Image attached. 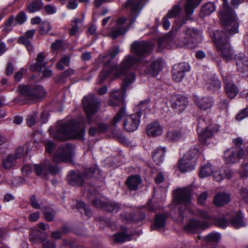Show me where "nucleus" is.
Masks as SVG:
<instances>
[{
  "instance_id": "1",
  "label": "nucleus",
  "mask_w": 248,
  "mask_h": 248,
  "mask_svg": "<svg viewBox=\"0 0 248 248\" xmlns=\"http://www.w3.org/2000/svg\"><path fill=\"white\" fill-rule=\"evenodd\" d=\"M137 63H105L103 70L100 74V81L103 82L111 75L115 78L124 76L122 82V89L125 91L131 88V84L136 79L134 71Z\"/></svg>"
},
{
  "instance_id": "2",
  "label": "nucleus",
  "mask_w": 248,
  "mask_h": 248,
  "mask_svg": "<svg viewBox=\"0 0 248 248\" xmlns=\"http://www.w3.org/2000/svg\"><path fill=\"white\" fill-rule=\"evenodd\" d=\"M184 32L185 34L184 38L175 40L171 33H168L159 38L158 42V50L161 51L164 48H194L197 46L199 39L201 38V31L196 28L189 27L186 28Z\"/></svg>"
},
{
  "instance_id": "3",
  "label": "nucleus",
  "mask_w": 248,
  "mask_h": 248,
  "mask_svg": "<svg viewBox=\"0 0 248 248\" xmlns=\"http://www.w3.org/2000/svg\"><path fill=\"white\" fill-rule=\"evenodd\" d=\"M145 0H127L123 7L129 9L130 18L128 24L124 26L126 21L124 17H120L116 20V25L112 28L109 32V35L113 39L117 38L120 35H124L129 30L130 26L135 22L137 17L144 6Z\"/></svg>"
},
{
  "instance_id": "4",
  "label": "nucleus",
  "mask_w": 248,
  "mask_h": 248,
  "mask_svg": "<svg viewBox=\"0 0 248 248\" xmlns=\"http://www.w3.org/2000/svg\"><path fill=\"white\" fill-rule=\"evenodd\" d=\"M49 131L53 138L61 141L70 139H82L85 133L84 128L73 120L67 123L59 122L56 128L50 127Z\"/></svg>"
},
{
  "instance_id": "5",
  "label": "nucleus",
  "mask_w": 248,
  "mask_h": 248,
  "mask_svg": "<svg viewBox=\"0 0 248 248\" xmlns=\"http://www.w3.org/2000/svg\"><path fill=\"white\" fill-rule=\"evenodd\" d=\"M149 107V101L145 100L141 102L138 106L140 111L136 113L126 116L125 107L123 106L114 117L111 121L110 124L116 126L122 118H124L123 122V126L124 129L128 132L135 131L138 128L140 123V118L141 116V111H144Z\"/></svg>"
},
{
  "instance_id": "6",
  "label": "nucleus",
  "mask_w": 248,
  "mask_h": 248,
  "mask_svg": "<svg viewBox=\"0 0 248 248\" xmlns=\"http://www.w3.org/2000/svg\"><path fill=\"white\" fill-rule=\"evenodd\" d=\"M214 42L217 50L221 52L225 61H248V58L243 53L233 56V51L229 42V35L224 31H216L213 33Z\"/></svg>"
},
{
  "instance_id": "7",
  "label": "nucleus",
  "mask_w": 248,
  "mask_h": 248,
  "mask_svg": "<svg viewBox=\"0 0 248 248\" xmlns=\"http://www.w3.org/2000/svg\"><path fill=\"white\" fill-rule=\"evenodd\" d=\"M223 1L218 16L225 31L228 34L233 35L238 32V18L235 12L229 6L227 0Z\"/></svg>"
},
{
  "instance_id": "8",
  "label": "nucleus",
  "mask_w": 248,
  "mask_h": 248,
  "mask_svg": "<svg viewBox=\"0 0 248 248\" xmlns=\"http://www.w3.org/2000/svg\"><path fill=\"white\" fill-rule=\"evenodd\" d=\"M174 200L175 203L180 204L179 220L183 221L185 217H187L193 214L192 210L189 206L191 201V189L190 188H179L175 191Z\"/></svg>"
},
{
  "instance_id": "9",
  "label": "nucleus",
  "mask_w": 248,
  "mask_h": 248,
  "mask_svg": "<svg viewBox=\"0 0 248 248\" xmlns=\"http://www.w3.org/2000/svg\"><path fill=\"white\" fill-rule=\"evenodd\" d=\"M46 92L42 86H19V93L16 98L17 102L26 103L27 101L35 100L43 98Z\"/></svg>"
},
{
  "instance_id": "10",
  "label": "nucleus",
  "mask_w": 248,
  "mask_h": 248,
  "mask_svg": "<svg viewBox=\"0 0 248 248\" xmlns=\"http://www.w3.org/2000/svg\"><path fill=\"white\" fill-rule=\"evenodd\" d=\"M151 43L144 41H135L131 46V51L135 56H126L122 62H137L147 57L153 49Z\"/></svg>"
},
{
  "instance_id": "11",
  "label": "nucleus",
  "mask_w": 248,
  "mask_h": 248,
  "mask_svg": "<svg viewBox=\"0 0 248 248\" xmlns=\"http://www.w3.org/2000/svg\"><path fill=\"white\" fill-rule=\"evenodd\" d=\"M196 214L199 217L205 219V220L200 221L196 219L191 220L185 226V230L186 231L193 232L198 229L205 230L209 226L210 223L213 221V218L204 211L198 210Z\"/></svg>"
},
{
  "instance_id": "12",
  "label": "nucleus",
  "mask_w": 248,
  "mask_h": 248,
  "mask_svg": "<svg viewBox=\"0 0 248 248\" xmlns=\"http://www.w3.org/2000/svg\"><path fill=\"white\" fill-rule=\"evenodd\" d=\"M96 170L94 168H88L85 170L84 174L78 170L70 171L67 175L68 182L73 186H82L85 182V178H91Z\"/></svg>"
},
{
  "instance_id": "13",
  "label": "nucleus",
  "mask_w": 248,
  "mask_h": 248,
  "mask_svg": "<svg viewBox=\"0 0 248 248\" xmlns=\"http://www.w3.org/2000/svg\"><path fill=\"white\" fill-rule=\"evenodd\" d=\"M219 127L212 124L207 125L203 119H200L197 125L200 140L205 143L208 139L211 138L215 133L218 132Z\"/></svg>"
},
{
  "instance_id": "14",
  "label": "nucleus",
  "mask_w": 248,
  "mask_h": 248,
  "mask_svg": "<svg viewBox=\"0 0 248 248\" xmlns=\"http://www.w3.org/2000/svg\"><path fill=\"white\" fill-rule=\"evenodd\" d=\"M27 152V149L23 146L19 147L14 154H9L2 159V167L5 170L13 168L16 165L17 160L23 158Z\"/></svg>"
},
{
  "instance_id": "15",
  "label": "nucleus",
  "mask_w": 248,
  "mask_h": 248,
  "mask_svg": "<svg viewBox=\"0 0 248 248\" xmlns=\"http://www.w3.org/2000/svg\"><path fill=\"white\" fill-rule=\"evenodd\" d=\"M82 103L88 122L90 123L92 122V117L98 109V102L93 95L89 94L83 98Z\"/></svg>"
},
{
  "instance_id": "16",
  "label": "nucleus",
  "mask_w": 248,
  "mask_h": 248,
  "mask_svg": "<svg viewBox=\"0 0 248 248\" xmlns=\"http://www.w3.org/2000/svg\"><path fill=\"white\" fill-rule=\"evenodd\" d=\"M74 151V147L70 144L61 146L55 154L53 158L54 162L60 163L67 162L71 160Z\"/></svg>"
},
{
  "instance_id": "17",
  "label": "nucleus",
  "mask_w": 248,
  "mask_h": 248,
  "mask_svg": "<svg viewBox=\"0 0 248 248\" xmlns=\"http://www.w3.org/2000/svg\"><path fill=\"white\" fill-rule=\"evenodd\" d=\"M34 170L36 175L46 177L49 173L56 174L59 169L57 166L52 165L50 161L46 160L39 164L34 165Z\"/></svg>"
},
{
  "instance_id": "18",
  "label": "nucleus",
  "mask_w": 248,
  "mask_h": 248,
  "mask_svg": "<svg viewBox=\"0 0 248 248\" xmlns=\"http://www.w3.org/2000/svg\"><path fill=\"white\" fill-rule=\"evenodd\" d=\"M244 150L243 148L238 147H233L228 149L224 152V158L227 164H232L239 161L244 155Z\"/></svg>"
},
{
  "instance_id": "19",
  "label": "nucleus",
  "mask_w": 248,
  "mask_h": 248,
  "mask_svg": "<svg viewBox=\"0 0 248 248\" xmlns=\"http://www.w3.org/2000/svg\"><path fill=\"white\" fill-rule=\"evenodd\" d=\"M190 70L188 63H176L172 68V77L176 82L182 81L185 76V73Z\"/></svg>"
},
{
  "instance_id": "20",
  "label": "nucleus",
  "mask_w": 248,
  "mask_h": 248,
  "mask_svg": "<svg viewBox=\"0 0 248 248\" xmlns=\"http://www.w3.org/2000/svg\"><path fill=\"white\" fill-rule=\"evenodd\" d=\"M194 101L198 108L202 110L210 108L214 103L213 98L209 96H195Z\"/></svg>"
},
{
  "instance_id": "21",
  "label": "nucleus",
  "mask_w": 248,
  "mask_h": 248,
  "mask_svg": "<svg viewBox=\"0 0 248 248\" xmlns=\"http://www.w3.org/2000/svg\"><path fill=\"white\" fill-rule=\"evenodd\" d=\"M126 90L124 91L121 87V90L112 92L110 93V98L108 102L110 106H116L124 104V97L125 94Z\"/></svg>"
},
{
  "instance_id": "22",
  "label": "nucleus",
  "mask_w": 248,
  "mask_h": 248,
  "mask_svg": "<svg viewBox=\"0 0 248 248\" xmlns=\"http://www.w3.org/2000/svg\"><path fill=\"white\" fill-rule=\"evenodd\" d=\"M146 131L149 137L154 138L161 135L163 132V128L157 122H153L148 124Z\"/></svg>"
},
{
  "instance_id": "23",
  "label": "nucleus",
  "mask_w": 248,
  "mask_h": 248,
  "mask_svg": "<svg viewBox=\"0 0 248 248\" xmlns=\"http://www.w3.org/2000/svg\"><path fill=\"white\" fill-rule=\"evenodd\" d=\"M187 104L188 101L186 97L178 95L172 101L171 107L176 112L181 113L186 109Z\"/></svg>"
},
{
  "instance_id": "24",
  "label": "nucleus",
  "mask_w": 248,
  "mask_h": 248,
  "mask_svg": "<svg viewBox=\"0 0 248 248\" xmlns=\"http://www.w3.org/2000/svg\"><path fill=\"white\" fill-rule=\"evenodd\" d=\"M201 1V0H186L185 8L186 17L185 19L183 20L180 27L185 23L186 21L191 19L190 16L192 15L195 8L199 5Z\"/></svg>"
},
{
  "instance_id": "25",
  "label": "nucleus",
  "mask_w": 248,
  "mask_h": 248,
  "mask_svg": "<svg viewBox=\"0 0 248 248\" xmlns=\"http://www.w3.org/2000/svg\"><path fill=\"white\" fill-rule=\"evenodd\" d=\"M195 165L194 160H191L184 156L178 163V168L181 172H186L192 170L194 169Z\"/></svg>"
},
{
  "instance_id": "26",
  "label": "nucleus",
  "mask_w": 248,
  "mask_h": 248,
  "mask_svg": "<svg viewBox=\"0 0 248 248\" xmlns=\"http://www.w3.org/2000/svg\"><path fill=\"white\" fill-rule=\"evenodd\" d=\"M144 72L151 76H156L161 70L162 66L161 63H145Z\"/></svg>"
},
{
  "instance_id": "27",
  "label": "nucleus",
  "mask_w": 248,
  "mask_h": 248,
  "mask_svg": "<svg viewBox=\"0 0 248 248\" xmlns=\"http://www.w3.org/2000/svg\"><path fill=\"white\" fill-rule=\"evenodd\" d=\"M47 235L46 233L42 232L39 230H36L31 232L29 235V240L34 244L42 243L46 239Z\"/></svg>"
},
{
  "instance_id": "28",
  "label": "nucleus",
  "mask_w": 248,
  "mask_h": 248,
  "mask_svg": "<svg viewBox=\"0 0 248 248\" xmlns=\"http://www.w3.org/2000/svg\"><path fill=\"white\" fill-rule=\"evenodd\" d=\"M119 53V47L118 46L111 48L106 53L100 56V59L103 62H110Z\"/></svg>"
},
{
  "instance_id": "29",
  "label": "nucleus",
  "mask_w": 248,
  "mask_h": 248,
  "mask_svg": "<svg viewBox=\"0 0 248 248\" xmlns=\"http://www.w3.org/2000/svg\"><path fill=\"white\" fill-rule=\"evenodd\" d=\"M166 152L165 147H158L155 150L152 157L156 164L159 165L163 161Z\"/></svg>"
},
{
  "instance_id": "30",
  "label": "nucleus",
  "mask_w": 248,
  "mask_h": 248,
  "mask_svg": "<svg viewBox=\"0 0 248 248\" xmlns=\"http://www.w3.org/2000/svg\"><path fill=\"white\" fill-rule=\"evenodd\" d=\"M44 63H33L31 66V70L32 71L43 72V76L45 78H48L52 75V71L45 68Z\"/></svg>"
},
{
  "instance_id": "31",
  "label": "nucleus",
  "mask_w": 248,
  "mask_h": 248,
  "mask_svg": "<svg viewBox=\"0 0 248 248\" xmlns=\"http://www.w3.org/2000/svg\"><path fill=\"white\" fill-rule=\"evenodd\" d=\"M230 200V195L225 193H218L214 197V202L217 206H221L228 203Z\"/></svg>"
},
{
  "instance_id": "32",
  "label": "nucleus",
  "mask_w": 248,
  "mask_h": 248,
  "mask_svg": "<svg viewBox=\"0 0 248 248\" xmlns=\"http://www.w3.org/2000/svg\"><path fill=\"white\" fill-rule=\"evenodd\" d=\"M128 189L130 190H136L139 186L141 183V180L140 177L133 175L129 177L125 182Z\"/></svg>"
},
{
  "instance_id": "33",
  "label": "nucleus",
  "mask_w": 248,
  "mask_h": 248,
  "mask_svg": "<svg viewBox=\"0 0 248 248\" xmlns=\"http://www.w3.org/2000/svg\"><path fill=\"white\" fill-rule=\"evenodd\" d=\"M231 222L232 225L236 228L245 226V223L243 220V216L240 211L235 213L231 218Z\"/></svg>"
},
{
  "instance_id": "34",
  "label": "nucleus",
  "mask_w": 248,
  "mask_h": 248,
  "mask_svg": "<svg viewBox=\"0 0 248 248\" xmlns=\"http://www.w3.org/2000/svg\"><path fill=\"white\" fill-rule=\"evenodd\" d=\"M166 217L162 215H157L155 219L154 224L151 227L152 230L159 229L163 228L165 225Z\"/></svg>"
},
{
  "instance_id": "35",
  "label": "nucleus",
  "mask_w": 248,
  "mask_h": 248,
  "mask_svg": "<svg viewBox=\"0 0 248 248\" xmlns=\"http://www.w3.org/2000/svg\"><path fill=\"white\" fill-rule=\"evenodd\" d=\"M43 6L42 0H33L30 2L27 6V10L30 13L39 11Z\"/></svg>"
},
{
  "instance_id": "36",
  "label": "nucleus",
  "mask_w": 248,
  "mask_h": 248,
  "mask_svg": "<svg viewBox=\"0 0 248 248\" xmlns=\"http://www.w3.org/2000/svg\"><path fill=\"white\" fill-rule=\"evenodd\" d=\"M82 19H78L75 18L71 23V28L70 30L69 33L71 36H74L78 32L79 26L82 25V21L84 19V16L82 14Z\"/></svg>"
},
{
  "instance_id": "37",
  "label": "nucleus",
  "mask_w": 248,
  "mask_h": 248,
  "mask_svg": "<svg viewBox=\"0 0 248 248\" xmlns=\"http://www.w3.org/2000/svg\"><path fill=\"white\" fill-rule=\"evenodd\" d=\"M104 210L108 212H118L121 209V205L114 202H106Z\"/></svg>"
},
{
  "instance_id": "38",
  "label": "nucleus",
  "mask_w": 248,
  "mask_h": 248,
  "mask_svg": "<svg viewBox=\"0 0 248 248\" xmlns=\"http://www.w3.org/2000/svg\"><path fill=\"white\" fill-rule=\"evenodd\" d=\"M225 88L227 94L231 99L235 97L238 93V88L233 83L227 84Z\"/></svg>"
},
{
  "instance_id": "39",
  "label": "nucleus",
  "mask_w": 248,
  "mask_h": 248,
  "mask_svg": "<svg viewBox=\"0 0 248 248\" xmlns=\"http://www.w3.org/2000/svg\"><path fill=\"white\" fill-rule=\"evenodd\" d=\"M215 9L216 7L213 3L208 2L202 7L200 13L201 16H204L205 15H210L215 11Z\"/></svg>"
},
{
  "instance_id": "40",
  "label": "nucleus",
  "mask_w": 248,
  "mask_h": 248,
  "mask_svg": "<svg viewBox=\"0 0 248 248\" xmlns=\"http://www.w3.org/2000/svg\"><path fill=\"white\" fill-rule=\"evenodd\" d=\"M207 86L210 89L217 90L220 88L221 83L216 77H212L209 79Z\"/></svg>"
},
{
  "instance_id": "41",
  "label": "nucleus",
  "mask_w": 248,
  "mask_h": 248,
  "mask_svg": "<svg viewBox=\"0 0 248 248\" xmlns=\"http://www.w3.org/2000/svg\"><path fill=\"white\" fill-rule=\"evenodd\" d=\"M213 169L211 164H208L202 166L200 172V176L201 178H204L209 176L213 173Z\"/></svg>"
},
{
  "instance_id": "42",
  "label": "nucleus",
  "mask_w": 248,
  "mask_h": 248,
  "mask_svg": "<svg viewBox=\"0 0 248 248\" xmlns=\"http://www.w3.org/2000/svg\"><path fill=\"white\" fill-rule=\"evenodd\" d=\"M129 240L130 236L124 232H120L113 235V240L115 243H121Z\"/></svg>"
},
{
  "instance_id": "43",
  "label": "nucleus",
  "mask_w": 248,
  "mask_h": 248,
  "mask_svg": "<svg viewBox=\"0 0 248 248\" xmlns=\"http://www.w3.org/2000/svg\"><path fill=\"white\" fill-rule=\"evenodd\" d=\"M18 43L24 45L28 49L29 52L33 50V47L31 43V40L26 36H21L18 39Z\"/></svg>"
},
{
  "instance_id": "44",
  "label": "nucleus",
  "mask_w": 248,
  "mask_h": 248,
  "mask_svg": "<svg viewBox=\"0 0 248 248\" xmlns=\"http://www.w3.org/2000/svg\"><path fill=\"white\" fill-rule=\"evenodd\" d=\"M221 238V235L217 232H212L205 236V239L208 243H215L218 242Z\"/></svg>"
},
{
  "instance_id": "45",
  "label": "nucleus",
  "mask_w": 248,
  "mask_h": 248,
  "mask_svg": "<svg viewBox=\"0 0 248 248\" xmlns=\"http://www.w3.org/2000/svg\"><path fill=\"white\" fill-rule=\"evenodd\" d=\"M238 71L244 77H248V63H236Z\"/></svg>"
},
{
  "instance_id": "46",
  "label": "nucleus",
  "mask_w": 248,
  "mask_h": 248,
  "mask_svg": "<svg viewBox=\"0 0 248 248\" xmlns=\"http://www.w3.org/2000/svg\"><path fill=\"white\" fill-rule=\"evenodd\" d=\"M199 152V149L195 146L191 147L188 151L184 155V156L191 160H194V158L198 155Z\"/></svg>"
},
{
  "instance_id": "47",
  "label": "nucleus",
  "mask_w": 248,
  "mask_h": 248,
  "mask_svg": "<svg viewBox=\"0 0 248 248\" xmlns=\"http://www.w3.org/2000/svg\"><path fill=\"white\" fill-rule=\"evenodd\" d=\"M182 133L180 130H173L168 132V138L172 141L177 140L180 139Z\"/></svg>"
},
{
  "instance_id": "48",
  "label": "nucleus",
  "mask_w": 248,
  "mask_h": 248,
  "mask_svg": "<svg viewBox=\"0 0 248 248\" xmlns=\"http://www.w3.org/2000/svg\"><path fill=\"white\" fill-rule=\"evenodd\" d=\"M180 11V8L179 4L174 5L168 13L167 16L169 18H173L178 15Z\"/></svg>"
},
{
  "instance_id": "49",
  "label": "nucleus",
  "mask_w": 248,
  "mask_h": 248,
  "mask_svg": "<svg viewBox=\"0 0 248 248\" xmlns=\"http://www.w3.org/2000/svg\"><path fill=\"white\" fill-rule=\"evenodd\" d=\"M77 208L79 210L82 209L87 216L90 217L92 214L91 210L82 202L77 201Z\"/></svg>"
},
{
  "instance_id": "50",
  "label": "nucleus",
  "mask_w": 248,
  "mask_h": 248,
  "mask_svg": "<svg viewBox=\"0 0 248 248\" xmlns=\"http://www.w3.org/2000/svg\"><path fill=\"white\" fill-rule=\"evenodd\" d=\"M37 116V115L36 112H34L28 116L27 123L29 126H32L35 124Z\"/></svg>"
},
{
  "instance_id": "51",
  "label": "nucleus",
  "mask_w": 248,
  "mask_h": 248,
  "mask_svg": "<svg viewBox=\"0 0 248 248\" xmlns=\"http://www.w3.org/2000/svg\"><path fill=\"white\" fill-rule=\"evenodd\" d=\"M15 18L16 22L19 24H23L26 20L25 14L23 12L18 13Z\"/></svg>"
},
{
  "instance_id": "52",
  "label": "nucleus",
  "mask_w": 248,
  "mask_h": 248,
  "mask_svg": "<svg viewBox=\"0 0 248 248\" xmlns=\"http://www.w3.org/2000/svg\"><path fill=\"white\" fill-rule=\"evenodd\" d=\"M50 25L47 22H44L40 26L39 31L40 33H46L50 30Z\"/></svg>"
},
{
  "instance_id": "53",
  "label": "nucleus",
  "mask_w": 248,
  "mask_h": 248,
  "mask_svg": "<svg viewBox=\"0 0 248 248\" xmlns=\"http://www.w3.org/2000/svg\"><path fill=\"white\" fill-rule=\"evenodd\" d=\"M239 174L240 177L243 178L248 176V164L242 165L239 170Z\"/></svg>"
},
{
  "instance_id": "54",
  "label": "nucleus",
  "mask_w": 248,
  "mask_h": 248,
  "mask_svg": "<svg viewBox=\"0 0 248 248\" xmlns=\"http://www.w3.org/2000/svg\"><path fill=\"white\" fill-rule=\"evenodd\" d=\"M248 117V108L242 109L236 116L238 121H241L244 118Z\"/></svg>"
},
{
  "instance_id": "55",
  "label": "nucleus",
  "mask_w": 248,
  "mask_h": 248,
  "mask_svg": "<svg viewBox=\"0 0 248 248\" xmlns=\"http://www.w3.org/2000/svg\"><path fill=\"white\" fill-rule=\"evenodd\" d=\"M216 223L218 226L223 228L226 227L229 224L228 221L224 217L217 218L216 220Z\"/></svg>"
},
{
  "instance_id": "56",
  "label": "nucleus",
  "mask_w": 248,
  "mask_h": 248,
  "mask_svg": "<svg viewBox=\"0 0 248 248\" xmlns=\"http://www.w3.org/2000/svg\"><path fill=\"white\" fill-rule=\"evenodd\" d=\"M208 196V192L207 191H204L202 192L199 196L198 198V203L201 205H203L205 201L206 200Z\"/></svg>"
},
{
  "instance_id": "57",
  "label": "nucleus",
  "mask_w": 248,
  "mask_h": 248,
  "mask_svg": "<svg viewBox=\"0 0 248 248\" xmlns=\"http://www.w3.org/2000/svg\"><path fill=\"white\" fill-rule=\"evenodd\" d=\"M106 202H102L99 199H95L93 201L92 204L93 206L98 208L104 209Z\"/></svg>"
},
{
  "instance_id": "58",
  "label": "nucleus",
  "mask_w": 248,
  "mask_h": 248,
  "mask_svg": "<svg viewBox=\"0 0 248 248\" xmlns=\"http://www.w3.org/2000/svg\"><path fill=\"white\" fill-rule=\"evenodd\" d=\"M145 218V213L142 211H140L133 218V221L135 222L141 221Z\"/></svg>"
},
{
  "instance_id": "59",
  "label": "nucleus",
  "mask_w": 248,
  "mask_h": 248,
  "mask_svg": "<svg viewBox=\"0 0 248 248\" xmlns=\"http://www.w3.org/2000/svg\"><path fill=\"white\" fill-rule=\"evenodd\" d=\"M63 42L62 40H57L55 42L52 43L51 48L53 50L59 49L62 46Z\"/></svg>"
},
{
  "instance_id": "60",
  "label": "nucleus",
  "mask_w": 248,
  "mask_h": 248,
  "mask_svg": "<svg viewBox=\"0 0 248 248\" xmlns=\"http://www.w3.org/2000/svg\"><path fill=\"white\" fill-rule=\"evenodd\" d=\"M46 151L48 153H51L55 147V145L52 141H48L45 143Z\"/></svg>"
},
{
  "instance_id": "61",
  "label": "nucleus",
  "mask_w": 248,
  "mask_h": 248,
  "mask_svg": "<svg viewBox=\"0 0 248 248\" xmlns=\"http://www.w3.org/2000/svg\"><path fill=\"white\" fill-rule=\"evenodd\" d=\"M40 217V213L38 212L31 213L28 217V219L31 222L37 221Z\"/></svg>"
},
{
  "instance_id": "62",
  "label": "nucleus",
  "mask_w": 248,
  "mask_h": 248,
  "mask_svg": "<svg viewBox=\"0 0 248 248\" xmlns=\"http://www.w3.org/2000/svg\"><path fill=\"white\" fill-rule=\"evenodd\" d=\"M55 213H51L49 211H45L44 213L45 219L47 221H52L55 217Z\"/></svg>"
},
{
  "instance_id": "63",
  "label": "nucleus",
  "mask_w": 248,
  "mask_h": 248,
  "mask_svg": "<svg viewBox=\"0 0 248 248\" xmlns=\"http://www.w3.org/2000/svg\"><path fill=\"white\" fill-rule=\"evenodd\" d=\"M42 248H56V245L54 242L46 239L42 242Z\"/></svg>"
},
{
  "instance_id": "64",
  "label": "nucleus",
  "mask_w": 248,
  "mask_h": 248,
  "mask_svg": "<svg viewBox=\"0 0 248 248\" xmlns=\"http://www.w3.org/2000/svg\"><path fill=\"white\" fill-rule=\"evenodd\" d=\"M30 204L31 206L35 209H40V206L37 202L36 197L34 195H32L30 198Z\"/></svg>"
}]
</instances>
